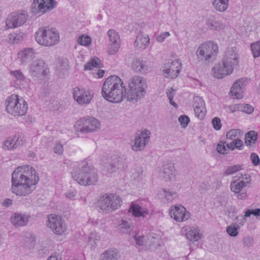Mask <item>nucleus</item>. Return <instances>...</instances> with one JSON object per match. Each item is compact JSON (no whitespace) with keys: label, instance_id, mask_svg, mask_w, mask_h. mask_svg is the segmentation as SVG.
<instances>
[{"label":"nucleus","instance_id":"46","mask_svg":"<svg viewBox=\"0 0 260 260\" xmlns=\"http://www.w3.org/2000/svg\"><path fill=\"white\" fill-rule=\"evenodd\" d=\"M132 225V221L129 218H122L119 221V226L123 229H129Z\"/></svg>","mask_w":260,"mask_h":260},{"label":"nucleus","instance_id":"14","mask_svg":"<svg viewBox=\"0 0 260 260\" xmlns=\"http://www.w3.org/2000/svg\"><path fill=\"white\" fill-rule=\"evenodd\" d=\"M243 134L242 131L240 129H232L228 131L226 134V137L228 140L231 141L229 142L230 147L231 150L235 149L242 150L243 147V142L240 139V137Z\"/></svg>","mask_w":260,"mask_h":260},{"label":"nucleus","instance_id":"41","mask_svg":"<svg viewBox=\"0 0 260 260\" xmlns=\"http://www.w3.org/2000/svg\"><path fill=\"white\" fill-rule=\"evenodd\" d=\"M239 226L232 223L226 227V232L231 237H236L239 234Z\"/></svg>","mask_w":260,"mask_h":260},{"label":"nucleus","instance_id":"45","mask_svg":"<svg viewBox=\"0 0 260 260\" xmlns=\"http://www.w3.org/2000/svg\"><path fill=\"white\" fill-rule=\"evenodd\" d=\"M175 90L173 88H169L166 90V94L169 100L170 104L175 108H177V104L173 101L174 96Z\"/></svg>","mask_w":260,"mask_h":260},{"label":"nucleus","instance_id":"13","mask_svg":"<svg viewBox=\"0 0 260 260\" xmlns=\"http://www.w3.org/2000/svg\"><path fill=\"white\" fill-rule=\"evenodd\" d=\"M56 5L55 0H34L31 11L35 15L43 14L52 10Z\"/></svg>","mask_w":260,"mask_h":260},{"label":"nucleus","instance_id":"56","mask_svg":"<svg viewBox=\"0 0 260 260\" xmlns=\"http://www.w3.org/2000/svg\"><path fill=\"white\" fill-rule=\"evenodd\" d=\"M53 149L54 152L55 153L60 154L63 152V146L62 144L59 142H57L56 143Z\"/></svg>","mask_w":260,"mask_h":260},{"label":"nucleus","instance_id":"2","mask_svg":"<svg viewBox=\"0 0 260 260\" xmlns=\"http://www.w3.org/2000/svg\"><path fill=\"white\" fill-rule=\"evenodd\" d=\"M101 93L106 100L115 103L121 102L127 96L123 81L115 75L106 79L103 84Z\"/></svg>","mask_w":260,"mask_h":260},{"label":"nucleus","instance_id":"20","mask_svg":"<svg viewBox=\"0 0 260 260\" xmlns=\"http://www.w3.org/2000/svg\"><path fill=\"white\" fill-rule=\"evenodd\" d=\"M181 69V63L179 60L168 62L166 66V69L162 71L163 74L166 78L174 79L178 76Z\"/></svg>","mask_w":260,"mask_h":260},{"label":"nucleus","instance_id":"7","mask_svg":"<svg viewBox=\"0 0 260 260\" xmlns=\"http://www.w3.org/2000/svg\"><path fill=\"white\" fill-rule=\"evenodd\" d=\"M218 52V46L212 41L204 42L198 47L196 54L199 61L209 63L213 61Z\"/></svg>","mask_w":260,"mask_h":260},{"label":"nucleus","instance_id":"60","mask_svg":"<svg viewBox=\"0 0 260 260\" xmlns=\"http://www.w3.org/2000/svg\"><path fill=\"white\" fill-rule=\"evenodd\" d=\"M236 221L237 223L236 225V226H239L240 229V226L243 225L245 223L246 219L244 216L241 215L236 218Z\"/></svg>","mask_w":260,"mask_h":260},{"label":"nucleus","instance_id":"9","mask_svg":"<svg viewBox=\"0 0 260 260\" xmlns=\"http://www.w3.org/2000/svg\"><path fill=\"white\" fill-rule=\"evenodd\" d=\"M100 122L93 117H86L78 120L74 125L75 131L81 134L97 131L100 128Z\"/></svg>","mask_w":260,"mask_h":260},{"label":"nucleus","instance_id":"5","mask_svg":"<svg viewBox=\"0 0 260 260\" xmlns=\"http://www.w3.org/2000/svg\"><path fill=\"white\" fill-rule=\"evenodd\" d=\"M5 106L6 112L14 117L24 115L28 110L27 103L22 98L15 94L7 98Z\"/></svg>","mask_w":260,"mask_h":260},{"label":"nucleus","instance_id":"34","mask_svg":"<svg viewBox=\"0 0 260 260\" xmlns=\"http://www.w3.org/2000/svg\"><path fill=\"white\" fill-rule=\"evenodd\" d=\"M13 80L15 82L17 87H19L21 82L25 80V77L20 70L12 71L10 72Z\"/></svg>","mask_w":260,"mask_h":260},{"label":"nucleus","instance_id":"38","mask_svg":"<svg viewBox=\"0 0 260 260\" xmlns=\"http://www.w3.org/2000/svg\"><path fill=\"white\" fill-rule=\"evenodd\" d=\"M102 66L101 61L98 57H94L85 65L84 68L86 70H91L94 67L100 68Z\"/></svg>","mask_w":260,"mask_h":260},{"label":"nucleus","instance_id":"23","mask_svg":"<svg viewBox=\"0 0 260 260\" xmlns=\"http://www.w3.org/2000/svg\"><path fill=\"white\" fill-rule=\"evenodd\" d=\"M224 60L235 67L239 62V54L238 49L236 47H228L225 53Z\"/></svg>","mask_w":260,"mask_h":260},{"label":"nucleus","instance_id":"39","mask_svg":"<svg viewBox=\"0 0 260 260\" xmlns=\"http://www.w3.org/2000/svg\"><path fill=\"white\" fill-rule=\"evenodd\" d=\"M218 152L221 154H225L228 153V150L230 149L229 142H221L218 144L216 147Z\"/></svg>","mask_w":260,"mask_h":260},{"label":"nucleus","instance_id":"55","mask_svg":"<svg viewBox=\"0 0 260 260\" xmlns=\"http://www.w3.org/2000/svg\"><path fill=\"white\" fill-rule=\"evenodd\" d=\"M170 35V33L168 31L162 32L156 37V41L158 42H162L165 41V39Z\"/></svg>","mask_w":260,"mask_h":260},{"label":"nucleus","instance_id":"54","mask_svg":"<svg viewBox=\"0 0 260 260\" xmlns=\"http://www.w3.org/2000/svg\"><path fill=\"white\" fill-rule=\"evenodd\" d=\"M213 127L216 131L220 129L221 127V120L219 118L215 117L212 120Z\"/></svg>","mask_w":260,"mask_h":260},{"label":"nucleus","instance_id":"33","mask_svg":"<svg viewBox=\"0 0 260 260\" xmlns=\"http://www.w3.org/2000/svg\"><path fill=\"white\" fill-rule=\"evenodd\" d=\"M118 252L117 250L108 249L101 254L100 260H118Z\"/></svg>","mask_w":260,"mask_h":260},{"label":"nucleus","instance_id":"4","mask_svg":"<svg viewBox=\"0 0 260 260\" xmlns=\"http://www.w3.org/2000/svg\"><path fill=\"white\" fill-rule=\"evenodd\" d=\"M129 90L126 99L128 101L136 102L144 97L147 88L146 80L138 75L132 76L128 81Z\"/></svg>","mask_w":260,"mask_h":260},{"label":"nucleus","instance_id":"31","mask_svg":"<svg viewBox=\"0 0 260 260\" xmlns=\"http://www.w3.org/2000/svg\"><path fill=\"white\" fill-rule=\"evenodd\" d=\"M186 235V238L190 241H198L202 238L199 228L196 226L189 228Z\"/></svg>","mask_w":260,"mask_h":260},{"label":"nucleus","instance_id":"18","mask_svg":"<svg viewBox=\"0 0 260 260\" xmlns=\"http://www.w3.org/2000/svg\"><path fill=\"white\" fill-rule=\"evenodd\" d=\"M234 67L223 60L222 62L215 64L212 68L213 76L216 78L221 79L224 76L231 74Z\"/></svg>","mask_w":260,"mask_h":260},{"label":"nucleus","instance_id":"17","mask_svg":"<svg viewBox=\"0 0 260 260\" xmlns=\"http://www.w3.org/2000/svg\"><path fill=\"white\" fill-rule=\"evenodd\" d=\"M29 73L31 76L36 78H42L47 74V66L44 61L40 59H36L29 66Z\"/></svg>","mask_w":260,"mask_h":260},{"label":"nucleus","instance_id":"29","mask_svg":"<svg viewBox=\"0 0 260 260\" xmlns=\"http://www.w3.org/2000/svg\"><path fill=\"white\" fill-rule=\"evenodd\" d=\"M206 24L210 29L216 31L222 30L225 26L224 24L216 20L214 16H211L208 18Z\"/></svg>","mask_w":260,"mask_h":260},{"label":"nucleus","instance_id":"47","mask_svg":"<svg viewBox=\"0 0 260 260\" xmlns=\"http://www.w3.org/2000/svg\"><path fill=\"white\" fill-rule=\"evenodd\" d=\"M194 111L196 116L200 119H202L205 115V106H203V103H202L201 108L198 107L196 105L194 107Z\"/></svg>","mask_w":260,"mask_h":260},{"label":"nucleus","instance_id":"24","mask_svg":"<svg viewBox=\"0 0 260 260\" xmlns=\"http://www.w3.org/2000/svg\"><path fill=\"white\" fill-rule=\"evenodd\" d=\"M246 81L245 79L241 78L234 83L231 90L232 95L234 98L241 99L243 97Z\"/></svg>","mask_w":260,"mask_h":260},{"label":"nucleus","instance_id":"3","mask_svg":"<svg viewBox=\"0 0 260 260\" xmlns=\"http://www.w3.org/2000/svg\"><path fill=\"white\" fill-rule=\"evenodd\" d=\"M73 179L84 186L95 184L98 180V175L94 168L86 162H82L78 169L72 172Z\"/></svg>","mask_w":260,"mask_h":260},{"label":"nucleus","instance_id":"64","mask_svg":"<svg viewBox=\"0 0 260 260\" xmlns=\"http://www.w3.org/2000/svg\"><path fill=\"white\" fill-rule=\"evenodd\" d=\"M252 214L255 216H259L260 215V209H256L251 210Z\"/></svg>","mask_w":260,"mask_h":260},{"label":"nucleus","instance_id":"21","mask_svg":"<svg viewBox=\"0 0 260 260\" xmlns=\"http://www.w3.org/2000/svg\"><path fill=\"white\" fill-rule=\"evenodd\" d=\"M37 53L32 48H23L17 54V60L22 66H26L35 57Z\"/></svg>","mask_w":260,"mask_h":260},{"label":"nucleus","instance_id":"8","mask_svg":"<svg viewBox=\"0 0 260 260\" xmlns=\"http://www.w3.org/2000/svg\"><path fill=\"white\" fill-rule=\"evenodd\" d=\"M122 203L121 198L114 193H106L100 198L97 202V206L101 211L107 214L118 209Z\"/></svg>","mask_w":260,"mask_h":260},{"label":"nucleus","instance_id":"28","mask_svg":"<svg viewBox=\"0 0 260 260\" xmlns=\"http://www.w3.org/2000/svg\"><path fill=\"white\" fill-rule=\"evenodd\" d=\"M110 172H113L117 170H123L125 168L124 159L117 155H113L109 159Z\"/></svg>","mask_w":260,"mask_h":260},{"label":"nucleus","instance_id":"32","mask_svg":"<svg viewBox=\"0 0 260 260\" xmlns=\"http://www.w3.org/2000/svg\"><path fill=\"white\" fill-rule=\"evenodd\" d=\"M149 43V37L146 35L139 34L138 35L135 45L138 48L144 49Z\"/></svg>","mask_w":260,"mask_h":260},{"label":"nucleus","instance_id":"52","mask_svg":"<svg viewBox=\"0 0 260 260\" xmlns=\"http://www.w3.org/2000/svg\"><path fill=\"white\" fill-rule=\"evenodd\" d=\"M178 121L182 127L185 128L189 122V118L186 115H181L178 118Z\"/></svg>","mask_w":260,"mask_h":260},{"label":"nucleus","instance_id":"15","mask_svg":"<svg viewBox=\"0 0 260 260\" xmlns=\"http://www.w3.org/2000/svg\"><path fill=\"white\" fill-rule=\"evenodd\" d=\"M151 133L148 129H145L140 133H137L135 136V142L132 146L134 151L143 150L149 141Z\"/></svg>","mask_w":260,"mask_h":260},{"label":"nucleus","instance_id":"36","mask_svg":"<svg viewBox=\"0 0 260 260\" xmlns=\"http://www.w3.org/2000/svg\"><path fill=\"white\" fill-rule=\"evenodd\" d=\"M145 242L146 248H156L159 245V238L158 237H154L150 235L147 236Z\"/></svg>","mask_w":260,"mask_h":260},{"label":"nucleus","instance_id":"49","mask_svg":"<svg viewBox=\"0 0 260 260\" xmlns=\"http://www.w3.org/2000/svg\"><path fill=\"white\" fill-rule=\"evenodd\" d=\"M241 170V166L240 165H234L232 166H228L226 168L224 174L228 175H232L238 171Z\"/></svg>","mask_w":260,"mask_h":260},{"label":"nucleus","instance_id":"11","mask_svg":"<svg viewBox=\"0 0 260 260\" xmlns=\"http://www.w3.org/2000/svg\"><path fill=\"white\" fill-rule=\"evenodd\" d=\"M27 15L24 12H15L9 14L6 20L8 28H15L21 26L26 21Z\"/></svg>","mask_w":260,"mask_h":260},{"label":"nucleus","instance_id":"12","mask_svg":"<svg viewBox=\"0 0 260 260\" xmlns=\"http://www.w3.org/2000/svg\"><path fill=\"white\" fill-rule=\"evenodd\" d=\"M72 93L74 99L80 105L89 104L93 97L91 90L79 87H74Z\"/></svg>","mask_w":260,"mask_h":260},{"label":"nucleus","instance_id":"6","mask_svg":"<svg viewBox=\"0 0 260 260\" xmlns=\"http://www.w3.org/2000/svg\"><path fill=\"white\" fill-rule=\"evenodd\" d=\"M36 42L44 46H53L59 42V34L54 28L42 27L35 33Z\"/></svg>","mask_w":260,"mask_h":260},{"label":"nucleus","instance_id":"50","mask_svg":"<svg viewBox=\"0 0 260 260\" xmlns=\"http://www.w3.org/2000/svg\"><path fill=\"white\" fill-rule=\"evenodd\" d=\"M78 42L79 44L82 46H88L90 45L91 39L88 36H84L83 35L78 38Z\"/></svg>","mask_w":260,"mask_h":260},{"label":"nucleus","instance_id":"63","mask_svg":"<svg viewBox=\"0 0 260 260\" xmlns=\"http://www.w3.org/2000/svg\"><path fill=\"white\" fill-rule=\"evenodd\" d=\"M47 260H61V258L59 255L56 256L52 255L48 257Z\"/></svg>","mask_w":260,"mask_h":260},{"label":"nucleus","instance_id":"44","mask_svg":"<svg viewBox=\"0 0 260 260\" xmlns=\"http://www.w3.org/2000/svg\"><path fill=\"white\" fill-rule=\"evenodd\" d=\"M147 238V236H145L140 233H137L134 236V239H135L136 244L139 246H144L145 247V239Z\"/></svg>","mask_w":260,"mask_h":260},{"label":"nucleus","instance_id":"26","mask_svg":"<svg viewBox=\"0 0 260 260\" xmlns=\"http://www.w3.org/2000/svg\"><path fill=\"white\" fill-rule=\"evenodd\" d=\"M131 67L133 71L141 74L149 72L151 70L146 61L138 58L133 59Z\"/></svg>","mask_w":260,"mask_h":260},{"label":"nucleus","instance_id":"37","mask_svg":"<svg viewBox=\"0 0 260 260\" xmlns=\"http://www.w3.org/2000/svg\"><path fill=\"white\" fill-rule=\"evenodd\" d=\"M258 138L257 133L254 131H250L245 136V143L247 146H251L255 144Z\"/></svg>","mask_w":260,"mask_h":260},{"label":"nucleus","instance_id":"43","mask_svg":"<svg viewBox=\"0 0 260 260\" xmlns=\"http://www.w3.org/2000/svg\"><path fill=\"white\" fill-rule=\"evenodd\" d=\"M9 41L13 44H18L22 41L23 36L21 34L13 33L9 35Z\"/></svg>","mask_w":260,"mask_h":260},{"label":"nucleus","instance_id":"30","mask_svg":"<svg viewBox=\"0 0 260 260\" xmlns=\"http://www.w3.org/2000/svg\"><path fill=\"white\" fill-rule=\"evenodd\" d=\"M174 171V166L172 164H166L162 166V170L160 172V176L166 181L170 180Z\"/></svg>","mask_w":260,"mask_h":260},{"label":"nucleus","instance_id":"53","mask_svg":"<svg viewBox=\"0 0 260 260\" xmlns=\"http://www.w3.org/2000/svg\"><path fill=\"white\" fill-rule=\"evenodd\" d=\"M253 107L249 104H240V111L250 114L253 112Z\"/></svg>","mask_w":260,"mask_h":260},{"label":"nucleus","instance_id":"40","mask_svg":"<svg viewBox=\"0 0 260 260\" xmlns=\"http://www.w3.org/2000/svg\"><path fill=\"white\" fill-rule=\"evenodd\" d=\"M110 43H120V37L114 29H109L107 32Z\"/></svg>","mask_w":260,"mask_h":260},{"label":"nucleus","instance_id":"42","mask_svg":"<svg viewBox=\"0 0 260 260\" xmlns=\"http://www.w3.org/2000/svg\"><path fill=\"white\" fill-rule=\"evenodd\" d=\"M163 196L168 202H171L177 198V194L175 191L170 190L163 189Z\"/></svg>","mask_w":260,"mask_h":260},{"label":"nucleus","instance_id":"19","mask_svg":"<svg viewBox=\"0 0 260 260\" xmlns=\"http://www.w3.org/2000/svg\"><path fill=\"white\" fill-rule=\"evenodd\" d=\"M171 218L178 222H182L190 218V213L182 205L172 206L170 210Z\"/></svg>","mask_w":260,"mask_h":260},{"label":"nucleus","instance_id":"27","mask_svg":"<svg viewBox=\"0 0 260 260\" xmlns=\"http://www.w3.org/2000/svg\"><path fill=\"white\" fill-rule=\"evenodd\" d=\"M30 218L29 214L15 213L12 216L11 221L15 226L21 227L26 225Z\"/></svg>","mask_w":260,"mask_h":260},{"label":"nucleus","instance_id":"25","mask_svg":"<svg viewBox=\"0 0 260 260\" xmlns=\"http://www.w3.org/2000/svg\"><path fill=\"white\" fill-rule=\"evenodd\" d=\"M128 212L137 218H145L149 214L148 209L146 207L142 206L141 204L134 203L131 204Z\"/></svg>","mask_w":260,"mask_h":260},{"label":"nucleus","instance_id":"59","mask_svg":"<svg viewBox=\"0 0 260 260\" xmlns=\"http://www.w3.org/2000/svg\"><path fill=\"white\" fill-rule=\"evenodd\" d=\"M243 243L246 246H250L253 243V239L251 237H246L243 238Z\"/></svg>","mask_w":260,"mask_h":260},{"label":"nucleus","instance_id":"35","mask_svg":"<svg viewBox=\"0 0 260 260\" xmlns=\"http://www.w3.org/2000/svg\"><path fill=\"white\" fill-rule=\"evenodd\" d=\"M229 0H213V5L216 10L223 12L229 7Z\"/></svg>","mask_w":260,"mask_h":260},{"label":"nucleus","instance_id":"57","mask_svg":"<svg viewBox=\"0 0 260 260\" xmlns=\"http://www.w3.org/2000/svg\"><path fill=\"white\" fill-rule=\"evenodd\" d=\"M194 104H193V107H195V106L196 105L198 107L201 108V103H203V106H205V103L202 98H201L200 96H196L194 98Z\"/></svg>","mask_w":260,"mask_h":260},{"label":"nucleus","instance_id":"16","mask_svg":"<svg viewBox=\"0 0 260 260\" xmlns=\"http://www.w3.org/2000/svg\"><path fill=\"white\" fill-rule=\"evenodd\" d=\"M48 226L57 235H61L67 229L61 218L54 214L49 215Z\"/></svg>","mask_w":260,"mask_h":260},{"label":"nucleus","instance_id":"51","mask_svg":"<svg viewBox=\"0 0 260 260\" xmlns=\"http://www.w3.org/2000/svg\"><path fill=\"white\" fill-rule=\"evenodd\" d=\"M251 48L254 57L260 56V41L251 44Z\"/></svg>","mask_w":260,"mask_h":260},{"label":"nucleus","instance_id":"58","mask_svg":"<svg viewBox=\"0 0 260 260\" xmlns=\"http://www.w3.org/2000/svg\"><path fill=\"white\" fill-rule=\"evenodd\" d=\"M250 157L252 162L254 166H257L259 164L260 160L257 154L254 153H252L251 154Z\"/></svg>","mask_w":260,"mask_h":260},{"label":"nucleus","instance_id":"48","mask_svg":"<svg viewBox=\"0 0 260 260\" xmlns=\"http://www.w3.org/2000/svg\"><path fill=\"white\" fill-rule=\"evenodd\" d=\"M120 48V43H110L108 46L107 52L109 54H115Z\"/></svg>","mask_w":260,"mask_h":260},{"label":"nucleus","instance_id":"61","mask_svg":"<svg viewBox=\"0 0 260 260\" xmlns=\"http://www.w3.org/2000/svg\"><path fill=\"white\" fill-rule=\"evenodd\" d=\"M240 104H235L234 105H231L229 107V110L233 113L236 111H240Z\"/></svg>","mask_w":260,"mask_h":260},{"label":"nucleus","instance_id":"1","mask_svg":"<svg viewBox=\"0 0 260 260\" xmlns=\"http://www.w3.org/2000/svg\"><path fill=\"white\" fill-rule=\"evenodd\" d=\"M39 177L35 169L30 166L17 168L12 174V191L19 196H26L36 188Z\"/></svg>","mask_w":260,"mask_h":260},{"label":"nucleus","instance_id":"10","mask_svg":"<svg viewBox=\"0 0 260 260\" xmlns=\"http://www.w3.org/2000/svg\"><path fill=\"white\" fill-rule=\"evenodd\" d=\"M239 179L233 181L231 184V190L235 193L236 197L241 200L245 199L247 197L246 192H241L243 189L250 183V176L248 174H241Z\"/></svg>","mask_w":260,"mask_h":260},{"label":"nucleus","instance_id":"22","mask_svg":"<svg viewBox=\"0 0 260 260\" xmlns=\"http://www.w3.org/2000/svg\"><path fill=\"white\" fill-rule=\"evenodd\" d=\"M25 141V138L22 134H16L12 137H9L3 144V148L6 150H12L22 145Z\"/></svg>","mask_w":260,"mask_h":260},{"label":"nucleus","instance_id":"62","mask_svg":"<svg viewBox=\"0 0 260 260\" xmlns=\"http://www.w3.org/2000/svg\"><path fill=\"white\" fill-rule=\"evenodd\" d=\"M76 194V192L74 190H70L66 193V197L70 199H72L74 197H75Z\"/></svg>","mask_w":260,"mask_h":260}]
</instances>
